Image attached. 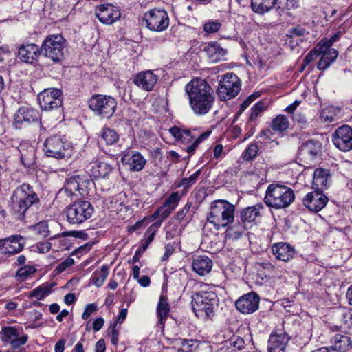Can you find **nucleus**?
<instances>
[{"label":"nucleus","instance_id":"f257e3e1","mask_svg":"<svg viewBox=\"0 0 352 352\" xmlns=\"http://www.w3.org/2000/svg\"><path fill=\"white\" fill-rule=\"evenodd\" d=\"M189 105L197 116H204L212 109L215 96L210 85L202 79H194L185 87Z\"/></svg>","mask_w":352,"mask_h":352},{"label":"nucleus","instance_id":"f03ea898","mask_svg":"<svg viewBox=\"0 0 352 352\" xmlns=\"http://www.w3.org/2000/svg\"><path fill=\"white\" fill-rule=\"evenodd\" d=\"M39 202L37 194L29 184H23L18 187L11 197V206L15 212L16 218L25 220L29 211Z\"/></svg>","mask_w":352,"mask_h":352},{"label":"nucleus","instance_id":"7ed1b4c3","mask_svg":"<svg viewBox=\"0 0 352 352\" xmlns=\"http://www.w3.org/2000/svg\"><path fill=\"white\" fill-rule=\"evenodd\" d=\"M294 199L295 193L291 188L274 182L267 186L263 201L268 207L280 210L289 207Z\"/></svg>","mask_w":352,"mask_h":352},{"label":"nucleus","instance_id":"20e7f679","mask_svg":"<svg viewBox=\"0 0 352 352\" xmlns=\"http://www.w3.org/2000/svg\"><path fill=\"white\" fill-rule=\"evenodd\" d=\"M234 212L235 206L229 201L224 199L215 200L211 203L207 219L217 229L225 228L233 222Z\"/></svg>","mask_w":352,"mask_h":352},{"label":"nucleus","instance_id":"39448f33","mask_svg":"<svg viewBox=\"0 0 352 352\" xmlns=\"http://www.w3.org/2000/svg\"><path fill=\"white\" fill-rule=\"evenodd\" d=\"M192 308L197 317L210 318L214 316L218 305L217 294L212 291H201L192 293Z\"/></svg>","mask_w":352,"mask_h":352},{"label":"nucleus","instance_id":"423d86ee","mask_svg":"<svg viewBox=\"0 0 352 352\" xmlns=\"http://www.w3.org/2000/svg\"><path fill=\"white\" fill-rule=\"evenodd\" d=\"M89 109L101 119H109L117 107L116 100L110 96L94 95L88 102Z\"/></svg>","mask_w":352,"mask_h":352},{"label":"nucleus","instance_id":"0eeeda50","mask_svg":"<svg viewBox=\"0 0 352 352\" xmlns=\"http://www.w3.org/2000/svg\"><path fill=\"white\" fill-rule=\"evenodd\" d=\"M94 212L89 201H75L66 209L67 221L72 225H80L91 219Z\"/></svg>","mask_w":352,"mask_h":352},{"label":"nucleus","instance_id":"6e6552de","mask_svg":"<svg viewBox=\"0 0 352 352\" xmlns=\"http://www.w3.org/2000/svg\"><path fill=\"white\" fill-rule=\"evenodd\" d=\"M65 39L60 34H52L43 41L41 53L54 63L60 61L64 56Z\"/></svg>","mask_w":352,"mask_h":352},{"label":"nucleus","instance_id":"1a4fd4ad","mask_svg":"<svg viewBox=\"0 0 352 352\" xmlns=\"http://www.w3.org/2000/svg\"><path fill=\"white\" fill-rule=\"evenodd\" d=\"M241 87V80L233 73H228L223 76L217 89V94L221 100H230L239 93Z\"/></svg>","mask_w":352,"mask_h":352},{"label":"nucleus","instance_id":"9d476101","mask_svg":"<svg viewBox=\"0 0 352 352\" xmlns=\"http://www.w3.org/2000/svg\"><path fill=\"white\" fill-rule=\"evenodd\" d=\"M142 25L151 31L162 32L169 25L167 12L161 9H153L144 14Z\"/></svg>","mask_w":352,"mask_h":352},{"label":"nucleus","instance_id":"9b49d317","mask_svg":"<svg viewBox=\"0 0 352 352\" xmlns=\"http://www.w3.org/2000/svg\"><path fill=\"white\" fill-rule=\"evenodd\" d=\"M70 144L60 137L54 135L48 138L44 144L46 155L57 159H63L69 155Z\"/></svg>","mask_w":352,"mask_h":352},{"label":"nucleus","instance_id":"f8f14e48","mask_svg":"<svg viewBox=\"0 0 352 352\" xmlns=\"http://www.w3.org/2000/svg\"><path fill=\"white\" fill-rule=\"evenodd\" d=\"M38 101L45 111L59 109L63 104L62 92L58 89H45L38 94Z\"/></svg>","mask_w":352,"mask_h":352},{"label":"nucleus","instance_id":"ddd939ff","mask_svg":"<svg viewBox=\"0 0 352 352\" xmlns=\"http://www.w3.org/2000/svg\"><path fill=\"white\" fill-rule=\"evenodd\" d=\"M14 124L16 128L23 125L27 126L31 123H39L41 115L36 109L29 105L21 106L14 115Z\"/></svg>","mask_w":352,"mask_h":352},{"label":"nucleus","instance_id":"4468645a","mask_svg":"<svg viewBox=\"0 0 352 352\" xmlns=\"http://www.w3.org/2000/svg\"><path fill=\"white\" fill-rule=\"evenodd\" d=\"M333 142L340 151L346 152L352 150V128L343 125L336 129L333 135Z\"/></svg>","mask_w":352,"mask_h":352},{"label":"nucleus","instance_id":"2eb2a0df","mask_svg":"<svg viewBox=\"0 0 352 352\" xmlns=\"http://www.w3.org/2000/svg\"><path fill=\"white\" fill-rule=\"evenodd\" d=\"M20 329L12 326L1 327V340L10 344L12 349L24 345L28 339L27 334L20 336Z\"/></svg>","mask_w":352,"mask_h":352},{"label":"nucleus","instance_id":"dca6fc26","mask_svg":"<svg viewBox=\"0 0 352 352\" xmlns=\"http://www.w3.org/2000/svg\"><path fill=\"white\" fill-rule=\"evenodd\" d=\"M328 197L320 190L307 193L302 199L303 205L310 211L318 212L328 203Z\"/></svg>","mask_w":352,"mask_h":352},{"label":"nucleus","instance_id":"f3484780","mask_svg":"<svg viewBox=\"0 0 352 352\" xmlns=\"http://www.w3.org/2000/svg\"><path fill=\"white\" fill-rule=\"evenodd\" d=\"M158 80V76L152 70L138 72L133 78V82L139 89L144 91H151Z\"/></svg>","mask_w":352,"mask_h":352},{"label":"nucleus","instance_id":"a211bd4d","mask_svg":"<svg viewBox=\"0 0 352 352\" xmlns=\"http://www.w3.org/2000/svg\"><path fill=\"white\" fill-rule=\"evenodd\" d=\"M259 300L256 293L250 292L240 297L235 302V306L243 314H252L258 309Z\"/></svg>","mask_w":352,"mask_h":352},{"label":"nucleus","instance_id":"6ab92c4d","mask_svg":"<svg viewBox=\"0 0 352 352\" xmlns=\"http://www.w3.org/2000/svg\"><path fill=\"white\" fill-rule=\"evenodd\" d=\"M91 183L92 182L85 176L74 175L66 179L64 186H66L65 190L73 191L76 194L78 192L79 195L84 196L87 194V188Z\"/></svg>","mask_w":352,"mask_h":352},{"label":"nucleus","instance_id":"aec40b11","mask_svg":"<svg viewBox=\"0 0 352 352\" xmlns=\"http://www.w3.org/2000/svg\"><path fill=\"white\" fill-rule=\"evenodd\" d=\"M95 14L101 23L107 25L113 23L121 16L120 10L111 4L101 5L97 7Z\"/></svg>","mask_w":352,"mask_h":352},{"label":"nucleus","instance_id":"412c9836","mask_svg":"<svg viewBox=\"0 0 352 352\" xmlns=\"http://www.w3.org/2000/svg\"><path fill=\"white\" fill-rule=\"evenodd\" d=\"M289 337L285 332L272 333L268 340L269 352H287V345Z\"/></svg>","mask_w":352,"mask_h":352},{"label":"nucleus","instance_id":"4be33fe9","mask_svg":"<svg viewBox=\"0 0 352 352\" xmlns=\"http://www.w3.org/2000/svg\"><path fill=\"white\" fill-rule=\"evenodd\" d=\"M321 148V144L318 141L310 140L302 144L298 154L302 159L311 161L320 154Z\"/></svg>","mask_w":352,"mask_h":352},{"label":"nucleus","instance_id":"5701e85b","mask_svg":"<svg viewBox=\"0 0 352 352\" xmlns=\"http://www.w3.org/2000/svg\"><path fill=\"white\" fill-rule=\"evenodd\" d=\"M121 161L122 163L128 164L129 169L132 171L142 170L146 163V160L143 155L136 151H131L125 153Z\"/></svg>","mask_w":352,"mask_h":352},{"label":"nucleus","instance_id":"b1692460","mask_svg":"<svg viewBox=\"0 0 352 352\" xmlns=\"http://www.w3.org/2000/svg\"><path fill=\"white\" fill-rule=\"evenodd\" d=\"M271 250L276 259L284 262H288L296 254L294 248L290 244L283 242L274 243Z\"/></svg>","mask_w":352,"mask_h":352},{"label":"nucleus","instance_id":"393cba45","mask_svg":"<svg viewBox=\"0 0 352 352\" xmlns=\"http://www.w3.org/2000/svg\"><path fill=\"white\" fill-rule=\"evenodd\" d=\"M23 237L20 235H13L1 239V253L8 255L20 252L23 249V244L20 242Z\"/></svg>","mask_w":352,"mask_h":352},{"label":"nucleus","instance_id":"a878e982","mask_svg":"<svg viewBox=\"0 0 352 352\" xmlns=\"http://www.w3.org/2000/svg\"><path fill=\"white\" fill-rule=\"evenodd\" d=\"M18 54L20 60L28 63H33L41 54L39 47L35 44L22 45Z\"/></svg>","mask_w":352,"mask_h":352},{"label":"nucleus","instance_id":"bb28decb","mask_svg":"<svg viewBox=\"0 0 352 352\" xmlns=\"http://www.w3.org/2000/svg\"><path fill=\"white\" fill-rule=\"evenodd\" d=\"M329 170L324 168H317L314 173L313 185L317 190L327 188L331 184Z\"/></svg>","mask_w":352,"mask_h":352},{"label":"nucleus","instance_id":"cd10ccee","mask_svg":"<svg viewBox=\"0 0 352 352\" xmlns=\"http://www.w3.org/2000/svg\"><path fill=\"white\" fill-rule=\"evenodd\" d=\"M212 261L204 255L196 256L192 261L193 270L200 276L208 274L212 268Z\"/></svg>","mask_w":352,"mask_h":352},{"label":"nucleus","instance_id":"c85d7f7f","mask_svg":"<svg viewBox=\"0 0 352 352\" xmlns=\"http://www.w3.org/2000/svg\"><path fill=\"white\" fill-rule=\"evenodd\" d=\"M88 172L94 178H106L111 173L112 166L107 162H94L87 166Z\"/></svg>","mask_w":352,"mask_h":352},{"label":"nucleus","instance_id":"c756f323","mask_svg":"<svg viewBox=\"0 0 352 352\" xmlns=\"http://www.w3.org/2000/svg\"><path fill=\"white\" fill-rule=\"evenodd\" d=\"M320 54H322V56L318 63V69L325 70L336 60L338 56V52L333 48L325 50L324 47L322 52H319Z\"/></svg>","mask_w":352,"mask_h":352},{"label":"nucleus","instance_id":"7c9ffc66","mask_svg":"<svg viewBox=\"0 0 352 352\" xmlns=\"http://www.w3.org/2000/svg\"><path fill=\"white\" fill-rule=\"evenodd\" d=\"M209 60L212 63H217L222 59L226 54V50L223 49L218 43H212L208 44L204 48Z\"/></svg>","mask_w":352,"mask_h":352},{"label":"nucleus","instance_id":"2f4dec72","mask_svg":"<svg viewBox=\"0 0 352 352\" xmlns=\"http://www.w3.org/2000/svg\"><path fill=\"white\" fill-rule=\"evenodd\" d=\"M332 349L336 352H347L352 349V340L348 336L337 334L333 338Z\"/></svg>","mask_w":352,"mask_h":352},{"label":"nucleus","instance_id":"473e14b6","mask_svg":"<svg viewBox=\"0 0 352 352\" xmlns=\"http://www.w3.org/2000/svg\"><path fill=\"white\" fill-rule=\"evenodd\" d=\"M263 209V204H256L255 206L248 207L241 212V219L243 223L253 222L255 219L259 216L260 211Z\"/></svg>","mask_w":352,"mask_h":352},{"label":"nucleus","instance_id":"72a5a7b5","mask_svg":"<svg viewBox=\"0 0 352 352\" xmlns=\"http://www.w3.org/2000/svg\"><path fill=\"white\" fill-rule=\"evenodd\" d=\"M276 0H251L252 10L259 14L269 12L276 4Z\"/></svg>","mask_w":352,"mask_h":352},{"label":"nucleus","instance_id":"f704fd0d","mask_svg":"<svg viewBox=\"0 0 352 352\" xmlns=\"http://www.w3.org/2000/svg\"><path fill=\"white\" fill-rule=\"evenodd\" d=\"M118 140L119 135L114 129L104 128L100 133L98 143L100 144L104 143L106 145L109 146L115 144Z\"/></svg>","mask_w":352,"mask_h":352},{"label":"nucleus","instance_id":"c9c22d12","mask_svg":"<svg viewBox=\"0 0 352 352\" xmlns=\"http://www.w3.org/2000/svg\"><path fill=\"white\" fill-rule=\"evenodd\" d=\"M109 275V267L107 265H103L100 270H96L91 278V282L96 287H101Z\"/></svg>","mask_w":352,"mask_h":352},{"label":"nucleus","instance_id":"e433bc0d","mask_svg":"<svg viewBox=\"0 0 352 352\" xmlns=\"http://www.w3.org/2000/svg\"><path fill=\"white\" fill-rule=\"evenodd\" d=\"M169 311V305L165 296H161L157 307V316L161 324H163L166 320Z\"/></svg>","mask_w":352,"mask_h":352},{"label":"nucleus","instance_id":"4c0bfd02","mask_svg":"<svg viewBox=\"0 0 352 352\" xmlns=\"http://www.w3.org/2000/svg\"><path fill=\"white\" fill-rule=\"evenodd\" d=\"M169 131L177 140L184 142H189L193 139V136L188 129H181L180 128L174 126L170 128Z\"/></svg>","mask_w":352,"mask_h":352},{"label":"nucleus","instance_id":"58836bf2","mask_svg":"<svg viewBox=\"0 0 352 352\" xmlns=\"http://www.w3.org/2000/svg\"><path fill=\"white\" fill-rule=\"evenodd\" d=\"M288 118L283 116L279 115L272 120L271 128L274 131L282 132L289 128Z\"/></svg>","mask_w":352,"mask_h":352},{"label":"nucleus","instance_id":"ea45409f","mask_svg":"<svg viewBox=\"0 0 352 352\" xmlns=\"http://www.w3.org/2000/svg\"><path fill=\"white\" fill-rule=\"evenodd\" d=\"M52 286L48 284H43L32 290L29 295L30 298H35L37 300H42L48 296L51 292Z\"/></svg>","mask_w":352,"mask_h":352},{"label":"nucleus","instance_id":"a19ab883","mask_svg":"<svg viewBox=\"0 0 352 352\" xmlns=\"http://www.w3.org/2000/svg\"><path fill=\"white\" fill-rule=\"evenodd\" d=\"M179 342L182 347L177 349V352H197L199 346L197 340L180 339Z\"/></svg>","mask_w":352,"mask_h":352},{"label":"nucleus","instance_id":"79ce46f5","mask_svg":"<svg viewBox=\"0 0 352 352\" xmlns=\"http://www.w3.org/2000/svg\"><path fill=\"white\" fill-rule=\"evenodd\" d=\"M200 173L201 170H198L189 177L182 179L177 184V187H182L184 190H188L190 186L196 183Z\"/></svg>","mask_w":352,"mask_h":352},{"label":"nucleus","instance_id":"37998d69","mask_svg":"<svg viewBox=\"0 0 352 352\" xmlns=\"http://www.w3.org/2000/svg\"><path fill=\"white\" fill-rule=\"evenodd\" d=\"M267 105L264 102L259 101L256 103L251 109V113L249 116V121L254 122L266 109Z\"/></svg>","mask_w":352,"mask_h":352},{"label":"nucleus","instance_id":"c03bdc74","mask_svg":"<svg viewBox=\"0 0 352 352\" xmlns=\"http://www.w3.org/2000/svg\"><path fill=\"white\" fill-rule=\"evenodd\" d=\"M36 272L35 267L30 265H25L18 270L16 277L20 280H25L30 275Z\"/></svg>","mask_w":352,"mask_h":352},{"label":"nucleus","instance_id":"a18cd8bd","mask_svg":"<svg viewBox=\"0 0 352 352\" xmlns=\"http://www.w3.org/2000/svg\"><path fill=\"white\" fill-rule=\"evenodd\" d=\"M33 231L41 238L47 237L49 234L47 223L45 221L39 222L33 227Z\"/></svg>","mask_w":352,"mask_h":352},{"label":"nucleus","instance_id":"49530a36","mask_svg":"<svg viewBox=\"0 0 352 352\" xmlns=\"http://www.w3.org/2000/svg\"><path fill=\"white\" fill-rule=\"evenodd\" d=\"M245 230L246 227L243 223H238L230 228L229 234L234 239H239L242 236V234L245 232Z\"/></svg>","mask_w":352,"mask_h":352},{"label":"nucleus","instance_id":"de8ad7c7","mask_svg":"<svg viewBox=\"0 0 352 352\" xmlns=\"http://www.w3.org/2000/svg\"><path fill=\"white\" fill-rule=\"evenodd\" d=\"M221 27L219 21H209L204 25V30L208 34L217 32Z\"/></svg>","mask_w":352,"mask_h":352},{"label":"nucleus","instance_id":"09e8293b","mask_svg":"<svg viewBox=\"0 0 352 352\" xmlns=\"http://www.w3.org/2000/svg\"><path fill=\"white\" fill-rule=\"evenodd\" d=\"M319 52H322V48L321 45L318 43L315 47L314 50L310 51L303 59V65L304 66L310 63L314 59H315L318 55Z\"/></svg>","mask_w":352,"mask_h":352},{"label":"nucleus","instance_id":"8fccbe9b","mask_svg":"<svg viewBox=\"0 0 352 352\" xmlns=\"http://www.w3.org/2000/svg\"><path fill=\"white\" fill-rule=\"evenodd\" d=\"M258 151V146L256 144H250L248 148H246L244 154L243 158L245 160H253L257 155Z\"/></svg>","mask_w":352,"mask_h":352},{"label":"nucleus","instance_id":"3c124183","mask_svg":"<svg viewBox=\"0 0 352 352\" xmlns=\"http://www.w3.org/2000/svg\"><path fill=\"white\" fill-rule=\"evenodd\" d=\"M180 197H181L177 192H173L166 199V201L164 202V204L175 210L177 206Z\"/></svg>","mask_w":352,"mask_h":352},{"label":"nucleus","instance_id":"603ef678","mask_svg":"<svg viewBox=\"0 0 352 352\" xmlns=\"http://www.w3.org/2000/svg\"><path fill=\"white\" fill-rule=\"evenodd\" d=\"M340 35V32H337V33L334 34L331 37L330 39H327V38L322 39V41H320L318 43V44L321 45V47L322 49H324V47L325 50H328L329 48H331V45H333V43L334 42L337 41L339 39Z\"/></svg>","mask_w":352,"mask_h":352},{"label":"nucleus","instance_id":"864d4df0","mask_svg":"<svg viewBox=\"0 0 352 352\" xmlns=\"http://www.w3.org/2000/svg\"><path fill=\"white\" fill-rule=\"evenodd\" d=\"M276 4L279 8L291 10L297 7L298 3L296 0H276Z\"/></svg>","mask_w":352,"mask_h":352},{"label":"nucleus","instance_id":"5fc2aeb1","mask_svg":"<svg viewBox=\"0 0 352 352\" xmlns=\"http://www.w3.org/2000/svg\"><path fill=\"white\" fill-rule=\"evenodd\" d=\"M160 223H155L149 227L146 232V234L148 235V238L145 243L149 245L152 242L155 235L156 230L160 228Z\"/></svg>","mask_w":352,"mask_h":352},{"label":"nucleus","instance_id":"6e6d98bb","mask_svg":"<svg viewBox=\"0 0 352 352\" xmlns=\"http://www.w3.org/2000/svg\"><path fill=\"white\" fill-rule=\"evenodd\" d=\"M229 344L230 346H231L232 348L234 347L237 349L238 350H241V349L243 348L245 342L244 340L239 336H233L230 339Z\"/></svg>","mask_w":352,"mask_h":352},{"label":"nucleus","instance_id":"4d7b16f0","mask_svg":"<svg viewBox=\"0 0 352 352\" xmlns=\"http://www.w3.org/2000/svg\"><path fill=\"white\" fill-rule=\"evenodd\" d=\"M74 263V260L72 258L68 257L56 267V270L57 271L58 273H61L63 271H65L67 268L73 265Z\"/></svg>","mask_w":352,"mask_h":352},{"label":"nucleus","instance_id":"13d9d810","mask_svg":"<svg viewBox=\"0 0 352 352\" xmlns=\"http://www.w3.org/2000/svg\"><path fill=\"white\" fill-rule=\"evenodd\" d=\"M66 186H64L58 192V197L59 198H66V201L67 199L72 200L74 197H76L78 194H76L73 191L65 190Z\"/></svg>","mask_w":352,"mask_h":352},{"label":"nucleus","instance_id":"bf43d9fd","mask_svg":"<svg viewBox=\"0 0 352 352\" xmlns=\"http://www.w3.org/2000/svg\"><path fill=\"white\" fill-rule=\"evenodd\" d=\"M173 210H174L173 208L166 206L163 204L162 206L159 208V212L161 213V219H160V221H157L156 223H160L161 224L162 222L170 214Z\"/></svg>","mask_w":352,"mask_h":352},{"label":"nucleus","instance_id":"052dcab7","mask_svg":"<svg viewBox=\"0 0 352 352\" xmlns=\"http://www.w3.org/2000/svg\"><path fill=\"white\" fill-rule=\"evenodd\" d=\"M97 307L95 304H88L84 312L82 314V318L84 320L87 319L92 313H94L95 311H96Z\"/></svg>","mask_w":352,"mask_h":352},{"label":"nucleus","instance_id":"680f3d73","mask_svg":"<svg viewBox=\"0 0 352 352\" xmlns=\"http://www.w3.org/2000/svg\"><path fill=\"white\" fill-rule=\"evenodd\" d=\"M118 329H117V323L114 322L111 327V342L112 344L116 346L118 342Z\"/></svg>","mask_w":352,"mask_h":352},{"label":"nucleus","instance_id":"e2e57ef3","mask_svg":"<svg viewBox=\"0 0 352 352\" xmlns=\"http://www.w3.org/2000/svg\"><path fill=\"white\" fill-rule=\"evenodd\" d=\"M92 243H86L81 246H80L78 248L74 250V254H76L77 256H81L83 254L87 253L88 251H89L92 247Z\"/></svg>","mask_w":352,"mask_h":352},{"label":"nucleus","instance_id":"0e129e2a","mask_svg":"<svg viewBox=\"0 0 352 352\" xmlns=\"http://www.w3.org/2000/svg\"><path fill=\"white\" fill-rule=\"evenodd\" d=\"M191 205L186 204L182 209H181L175 215V218L179 221H182L189 212Z\"/></svg>","mask_w":352,"mask_h":352},{"label":"nucleus","instance_id":"69168bd1","mask_svg":"<svg viewBox=\"0 0 352 352\" xmlns=\"http://www.w3.org/2000/svg\"><path fill=\"white\" fill-rule=\"evenodd\" d=\"M256 97L254 95H250L248 98L241 104L239 114L241 113L245 109H246L250 104L255 100Z\"/></svg>","mask_w":352,"mask_h":352},{"label":"nucleus","instance_id":"338daca9","mask_svg":"<svg viewBox=\"0 0 352 352\" xmlns=\"http://www.w3.org/2000/svg\"><path fill=\"white\" fill-rule=\"evenodd\" d=\"M290 32L292 34L291 36H304L305 34H307V32H306L305 28L299 27V26L292 28Z\"/></svg>","mask_w":352,"mask_h":352},{"label":"nucleus","instance_id":"774afa93","mask_svg":"<svg viewBox=\"0 0 352 352\" xmlns=\"http://www.w3.org/2000/svg\"><path fill=\"white\" fill-rule=\"evenodd\" d=\"M104 321L102 318L100 317V318H96L93 324L94 331L95 332H97L99 330H100L104 325Z\"/></svg>","mask_w":352,"mask_h":352}]
</instances>
